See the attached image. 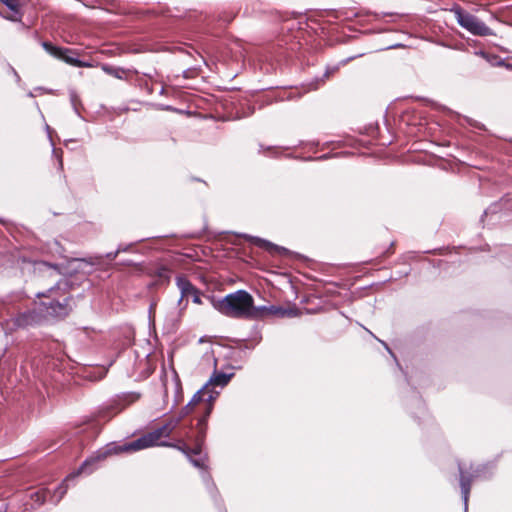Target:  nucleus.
I'll return each instance as SVG.
<instances>
[{
	"label": "nucleus",
	"mask_w": 512,
	"mask_h": 512,
	"mask_svg": "<svg viewBox=\"0 0 512 512\" xmlns=\"http://www.w3.org/2000/svg\"><path fill=\"white\" fill-rule=\"evenodd\" d=\"M220 313L236 318H254L256 306L253 297L244 290L231 293L221 300L213 302Z\"/></svg>",
	"instance_id": "f257e3e1"
},
{
	"label": "nucleus",
	"mask_w": 512,
	"mask_h": 512,
	"mask_svg": "<svg viewBox=\"0 0 512 512\" xmlns=\"http://www.w3.org/2000/svg\"><path fill=\"white\" fill-rule=\"evenodd\" d=\"M158 439H159L158 434L151 433V434H148V435L130 443L129 445L121 446V445L111 444L107 447V450L104 453V456H106L107 454H112V453H120V452H126V451H138L141 449H145V448L156 445Z\"/></svg>",
	"instance_id": "f03ea898"
},
{
	"label": "nucleus",
	"mask_w": 512,
	"mask_h": 512,
	"mask_svg": "<svg viewBox=\"0 0 512 512\" xmlns=\"http://www.w3.org/2000/svg\"><path fill=\"white\" fill-rule=\"evenodd\" d=\"M456 18L458 23L469 32L475 35H489L490 29L486 27L482 22H480L476 17L470 14L463 13L461 11H456Z\"/></svg>",
	"instance_id": "7ed1b4c3"
},
{
	"label": "nucleus",
	"mask_w": 512,
	"mask_h": 512,
	"mask_svg": "<svg viewBox=\"0 0 512 512\" xmlns=\"http://www.w3.org/2000/svg\"><path fill=\"white\" fill-rule=\"evenodd\" d=\"M297 316L295 309H284L278 306H261L256 307L254 318H263L267 316Z\"/></svg>",
	"instance_id": "20e7f679"
},
{
	"label": "nucleus",
	"mask_w": 512,
	"mask_h": 512,
	"mask_svg": "<svg viewBox=\"0 0 512 512\" xmlns=\"http://www.w3.org/2000/svg\"><path fill=\"white\" fill-rule=\"evenodd\" d=\"M44 46H45V48H46V50L48 52H50L51 54H53L54 56H56L58 58L63 59L65 62H67V63H69L71 65L80 66V67L81 66H84V67L90 66L89 64H86V63H83L81 61H78L77 59L67 55L65 51H63V50H61L59 48L52 47V46H50L48 44H45Z\"/></svg>",
	"instance_id": "39448f33"
},
{
	"label": "nucleus",
	"mask_w": 512,
	"mask_h": 512,
	"mask_svg": "<svg viewBox=\"0 0 512 512\" xmlns=\"http://www.w3.org/2000/svg\"><path fill=\"white\" fill-rule=\"evenodd\" d=\"M177 286L181 292L180 303L183 301L184 298L190 297L196 291L194 286L188 280L182 277L178 278Z\"/></svg>",
	"instance_id": "423d86ee"
},
{
	"label": "nucleus",
	"mask_w": 512,
	"mask_h": 512,
	"mask_svg": "<svg viewBox=\"0 0 512 512\" xmlns=\"http://www.w3.org/2000/svg\"><path fill=\"white\" fill-rule=\"evenodd\" d=\"M230 377L225 374H217L211 378L210 384L224 386L229 382Z\"/></svg>",
	"instance_id": "0eeeda50"
},
{
	"label": "nucleus",
	"mask_w": 512,
	"mask_h": 512,
	"mask_svg": "<svg viewBox=\"0 0 512 512\" xmlns=\"http://www.w3.org/2000/svg\"><path fill=\"white\" fill-rule=\"evenodd\" d=\"M5 5H7L12 11H16L18 8V0H1Z\"/></svg>",
	"instance_id": "6e6552de"
},
{
	"label": "nucleus",
	"mask_w": 512,
	"mask_h": 512,
	"mask_svg": "<svg viewBox=\"0 0 512 512\" xmlns=\"http://www.w3.org/2000/svg\"><path fill=\"white\" fill-rule=\"evenodd\" d=\"M191 297L193 298L194 303H196V304L201 303L200 295L197 290L191 295Z\"/></svg>",
	"instance_id": "1a4fd4ad"
},
{
	"label": "nucleus",
	"mask_w": 512,
	"mask_h": 512,
	"mask_svg": "<svg viewBox=\"0 0 512 512\" xmlns=\"http://www.w3.org/2000/svg\"><path fill=\"white\" fill-rule=\"evenodd\" d=\"M45 267H46V265H45V264H43V263H38V264H35V265H34V269H35V270H39V271H40V270H42V269H43V268H45Z\"/></svg>",
	"instance_id": "9d476101"
},
{
	"label": "nucleus",
	"mask_w": 512,
	"mask_h": 512,
	"mask_svg": "<svg viewBox=\"0 0 512 512\" xmlns=\"http://www.w3.org/2000/svg\"><path fill=\"white\" fill-rule=\"evenodd\" d=\"M463 488H464V494H465V498H466V497H467V493H468V491H467V489L465 488V486H464V485H463Z\"/></svg>",
	"instance_id": "9b49d317"
}]
</instances>
